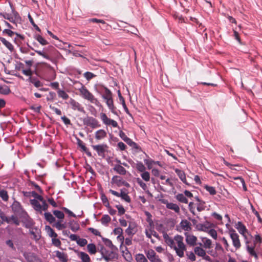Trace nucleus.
Instances as JSON below:
<instances>
[{
    "label": "nucleus",
    "instance_id": "49530a36",
    "mask_svg": "<svg viewBox=\"0 0 262 262\" xmlns=\"http://www.w3.org/2000/svg\"><path fill=\"white\" fill-rule=\"evenodd\" d=\"M80 258L82 262H90V258L88 254L84 252L80 253Z\"/></svg>",
    "mask_w": 262,
    "mask_h": 262
},
{
    "label": "nucleus",
    "instance_id": "0e129e2a",
    "mask_svg": "<svg viewBox=\"0 0 262 262\" xmlns=\"http://www.w3.org/2000/svg\"><path fill=\"white\" fill-rule=\"evenodd\" d=\"M208 234L214 239H216L217 237V234L216 230L213 229H209L207 232Z\"/></svg>",
    "mask_w": 262,
    "mask_h": 262
},
{
    "label": "nucleus",
    "instance_id": "f03ea898",
    "mask_svg": "<svg viewBox=\"0 0 262 262\" xmlns=\"http://www.w3.org/2000/svg\"><path fill=\"white\" fill-rule=\"evenodd\" d=\"M79 91L80 93L81 96L85 99L90 101L91 103L95 104L98 106L99 102L95 98L94 96L88 91L85 86L82 85L79 89Z\"/></svg>",
    "mask_w": 262,
    "mask_h": 262
},
{
    "label": "nucleus",
    "instance_id": "4be33fe9",
    "mask_svg": "<svg viewBox=\"0 0 262 262\" xmlns=\"http://www.w3.org/2000/svg\"><path fill=\"white\" fill-rule=\"evenodd\" d=\"M123 180L119 176H114L112 179V183L115 184L118 187L122 186Z\"/></svg>",
    "mask_w": 262,
    "mask_h": 262
},
{
    "label": "nucleus",
    "instance_id": "7ed1b4c3",
    "mask_svg": "<svg viewBox=\"0 0 262 262\" xmlns=\"http://www.w3.org/2000/svg\"><path fill=\"white\" fill-rule=\"evenodd\" d=\"M41 204L39 201L35 199L30 200V204L33 209L38 213L42 214L43 211H46L48 208V205L46 201L41 202Z\"/></svg>",
    "mask_w": 262,
    "mask_h": 262
},
{
    "label": "nucleus",
    "instance_id": "6ab92c4d",
    "mask_svg": "<svg viewBox=\"0 0 262 262\" xmlns=\"http://www.w3.org/2000/svg\"><path fill=\"white\" fill-rule=\"evenodd\" d=\"M106 132L102 129H99L95 133V139L97 140H101L106 137Z\"/></svg>",
    "mask_w": 262,
    "mask_h": 262
},
{
    "label": "nucleus",
    "instance_id": "4468645a",
    "mask_svg": "<svg viewBox=\"0 0 262 262\" xmlns=\"http://www.w3.org/2000/svg\"><path fill=\"white\" fill-rule=\"evenodd\" d=\"M163 203L166 205L167 208L173 210L177 213H180V209L177 204L169 203L167 200L164 201Z\"/></svg>",
    "mask_w": 262,
    "mask_h": 262
},
{
    "label": "nucleus",
    "instance_id": "a19ab883",
    "mask_svg": "<svg viewBox=\"0 0 262 262\" xmlns=\"http://www.w3.org/2000/svg\"><path fill=\"white\" fill-rule=\"evenodd\" d=\"M120 198H121L122 200H124L125 202L127 203H130L131 201L130 196L128 195L127 193L123 191L122 189H121V195Z\"/></svg>",
    "mask_w": 262,
    "mask_h": 262
},
{
    "label": "nucleus",
    "instance_id": "c03bdc74",
    "mask_svg": "<svg viewBox=\"0 0 262 262\" xmlns=\"http://www.w3.org/2000/svg\"><path fill=\"white\" fill-rule=\"evenodd\" d=\"M202 241L204 243L205 248H207V249H209L211 248V245L212 242L210 239H208L206 237H204L202 239Z\"/></svg>",
    "mask_w": 262,
    "mask_h": 262
},
{
    "label": "nucleus",
    "instance_id": "2f4dec72",
    "mask_svg": "<svg viewBox=\"0 0 262 262\" xmlns=\"http://www.w3.org/2000/svg\"><path fill=\"white\" fill-rule=\"evenodd\" d=\"M46 229L48 233V235L53 238V237H57V234L56 233L54 230L49 226H46Z\"/></svg>",
    "mask_w": 262,
    "mask_h": 262
},
{
    "label": "nucleus",
    "instance_id": "c756f323",
    "mask_svg": "<svg viewBox=\"0 0 262 262\" xmlns=\"http://www.w3.org/2000/svg\"><path fill=\"white\" fill-rule=\"evenodd\" d=\"M27 46H28V47L32 50H34L36 53H37L40 56H41L42 57H43V58L47 59H48V60H50V56L45 54L43 51H39V50H35L33 49V48L32 47H31V46H30L29 44H27Z\"/></svg>",
    "mask_w": 262,
    "mask_h": 262
},
{
    "label": "nucleus",
    "instance_id": "423d86ee",
    "mask_svg": "<svg viewBox=\"0 0 262 262\" xmlns=\"http://www.w3.org/2000/svg\"><path fill=\"white\" fill-rule=\"evenodd\" d=\"M83 123L93 128L99 127L101 126L98 120L92 117H86L84 118Z\"/></svg>",
    "mask_w": 262,
    "mask_h": 262
},
{
    "label": "nucleus",
    "instance_id": "c9c22d12",
    "mask_svg": "<svg viewBox=\"0 0 262 262\" xmlns=\"http://www.w3.org/2000/svg\"><path fill=\"white\" fill-rule=\"evenodd\" d=\"M111 220V219L108 215L104 214L102 216L101 219V223L103 225H107Z\"/></svg>",
    "mask_w": 262,
    "mask_h": 262
},
{
    "label": "nucleus",
    "instance_id": "58836bf2",
    "mask_svg": "<svg viewBox=\"0 0 262 262\" xmlns=\"http://www.w3.org/2000/svg\"><path fill=\"white\" fill-rule=\"evenodd\" d=\"M0 197L4 201H7L9 199L8 192L6 190L2 189L0 191Z\"/></svg>",
    "mask_w": 262,
    "mask_h": 262
},
{
    "label": "nucleus",
    "instance_id": "7c9ffc66",
    "mask_svg": "<svg viewBox=\"0 0 262 262\" xmlns=\"http://www.w3.org/2000/svg\"><path fill=\"white\" fill-rule=\"evenodd\" d=\"M137 262H147V259L143 254H137L135 256Z\"/></svg>",
    "mask_w": 262,
    "mask_h": 262
},
{
    "label": "nucleus",
    "instance_id": "de8ad7c7",
    "mask_svg": "<svg viewBox=\"0 0 262 262\" xmlns=\"http://www.w3.org/2000/svg\"><path fill=\"white\" fill-rule=\"evenodd\" d=\"M198 230L207 232L209 229V227L206 224H200L198 225Z\"/></svg>",
    "mask_w": 262,
    "mask_h": 262
},
{
    "label": "nucleus",
    "instance_id": "c85d7f7f",
    "mask_svg": "<svg viewBox=\"0 0 262 262\" xmlns=\"http://www.w3.org/2000/svg\"><path fill=\"white\" fill-rule=\"evenodd\" d=\"M194 252L195 254L200 257L205 256L206 253L205 250L200 247H195L194 248Z\"/></svg>",
    "mask_w": 262,
    "mask_h": 262
},
{
    "label": "nucleus",
    "instance_id": "2eb2a0df",
    "mask_svg": "<svg viewBox=\"0 0 262 262\" xmlns=\"http://www.w3.org/2000/svg\"><path fill=\"white\" fill-rule=\"evenodd\" d=\"M255 246V245L250 246L249 242L247 239H246V247L247 252L250 255L254 256L255 259H257L258 255L254 251Z\"/></svg>",
    "mask_w": 262,
    "mask_h": 262
},
{
    "label": "nucleus",
    "instance_id": "680f3d73",
    "mask_svg": "<svg viewBox=\"0 0 262 262\" xmlns=\"http://www.w3.org/2000/svg\"><path fill=\"white\" fill-rule=\"evenodd\" d=\"M77 141L78 146L80 147L83 151H86L87 147L84 145L83 142L79 138L77 139Z\"/></svg>",
    "mask_w": 262,
    "mask_h": 262
},
{
    "label": "nucleus",
    "instance_id": "f257e3e1",
    "mask_svg": "<svg viewBox=\"0 0 262 262\" xmlns=\"http://www.w3.org/2000/svg\"><path fill=\"white\" fill-rule=\"evenodd\" d=\"M163 238L167 245L175 251L179 257H184V252L186 251L187 249L186 246L183 242L184 238L182 236L177 235L172 238L169 237L167 234L164 233Z\"/></svg>",
    "mask_w": 262,
    "mask_h": 262
},
{
    "label": "nucleus",
    "instance_id": "774afa93",
    "mask_svg": "<svg viewBox=\"0 0 262 262\" xmlns=\"http://www.w3.org/2000/svg\"><path fill=\"white\" fill-rule=\"evenodd\" d=\"M24 223L25 224V227L27 228H32L34 224L33 221L30 219L26 220Z\"/></svg>",
    "mask_w": 262,
    "mask_h": 262
},
{
    "label": "nucleus",
    "instance_id": "37998d69",
    "mask_svg": "<svg viewBox=\"0 0 262 262\" xmlns=\"http://www.w3.org/2000/svg\"><path fill=\"white\" fill-rule=\"evenodd\" d=\"M125 232L128 235H134L136 233V230L134 226L129 224Z\"/></svg>",
    "mask_w": 262,
    "mask_h": 262
},
{
    "label": "nucleus",
    "instance_id": "4d7b16f0",
    "mask_svg": "<svg viewBox=\"0 0 262 262\" xmlns=\"http://www.w3.org/2000/svg\"><path fill=\"white\" fill-rule=\"evenodd\" d=\"M205 189L209 192V193L211 194V195H214L216 194V191L214 188V187H212V186H207L206 185L205 187Z\"/></svg>",
    "mask_w": 262,
    "mask_h": 262
},
{
    "label": "nucleus",
    "instance_id": "69168bd1",
    "mask_svg": "<svg viewBox=\"0 0 262 262\" xmlns=\"http://www.w3.org/2000/svg\"><path fill=\"white\" fill-rule=\"evenodd\" d=\"M137 183L144 190H146L147 189L146 184L143 182L140 178H137Z\"/></svg>",
    "mask_w": 262,
    "mask_h": 262
},
{
    "label": "nucleus",
    "instance_id": "8fccbe9b",
    "mask_svg": "<svg viewBox=\"0 0 262 262\" xmlns=\"http://www.w3.org/2000/svg\"><path fill=\"white\" fill-rule=\"evenodd\" d=\"M54 215L59 219H63L64 218V213L59 210H55L53 211Z\"/></svg>",
    "mask_w": 262,
    "mask_h": 262
},
{
    "label": "nucleus",
    "instance_id": "aec40b11",
    "mask_svg": "<svg viewBox=\"0 0 262 262\" xmlns=\"http://www.w3.org/2000/svg\"><path fill=\"white\" fill-rule=\"evenodd\" d=\"M113 169L119 174L125 175L126 173V170L121 165H115Z\"/></svg>",
    "mask_w": 262,
    "mask_h": 262
},
{
    "label": "nucleus",
    "instance_id": "393cba45",
    "mask_svg": "<svg viewBox=\"0 0 262 262\" xmlns=\"http://www.w3.org/2000/svg\"><path fill=\"white\" fill-rule=\"evenodd\" d=\"M56 256L57 257L59 258V259L62 262H67V256L63 252H60L59 251H57L56 252Z\"/></svg>",
    "mask_w": 262,
    "mask_h": 262
},
{
    "label": "nucleus",
    "instance_id": "603ef678",
    "mask_svg": "<svg viewBox=\"0 0 262 262\" xmlns=\"http://www.w3.org/2000/svg\"><path fill=\"white\" fill-rule=\"evenodd\" d=\"M53 226L58 230H61L62 229H64L66 227L65 224L61 223V221H58L55 223Z\"/></svg>",
    "mask_w": 262,
    "mask_h": 262
},
{
    "label": "nucleus",
    "instance_id": "bf43d9fd",
    "mask_svg": "<svg viewBox=\"0 0 262 262\" xmlns=\"http://www.w3.org/2000/svg\"><path fill=\"white\" fill-rule=\"evenodd\" d=\"M186 255L188 258L191 261H194L196 260L195 254L192 251L187 252Z\"/></svg>",
    "mask_w": 262,
    "mask_h": 262
},
{
    "label": "nucleus",
    "instance_id": "bb28decb",
    "mask_svg": "<svg viewBox=\"0 0 262 262\" xmlns=\"http://www.w3.org/2000/svg\"><path fill=\"white\" fill-rule=\"evenodd\" d=\"M45 220L49 223H53L55 221V218L50 212H45L44 213Z\"/></svg>",
    "mask_w": 262,
    "mask_h": 262
},
{
    "label": "nucleus",
    "instance_id": "338daca9",
    "mask_svg": "<svg viewBox=\"0 0 262 262\" xmlns=\"http://www.w3.org/2000/svg\"><path fill=\"white\" fill-rule=\"evenodd\" d=\"M116 207L118 209L119 215H121L124 214L125 210L124 207L122 205H116Z\"/></svg>",
    "mask_w": 262,
    "mask_h": 262
},
{
    "label": "nucleus",
    "instance_id": "f3484780",
    "mask_svg": "<svg viewBox=\"0 0 262 262\" xmlns=\"http://www.w3.org/2000/svg\"><path fill=\"white\" fill-rule=\"evenodd\" d=\"M191 223L187 220H182L180 223V227L185 231H190L191 230Z\"/></svg>",
    "mask_w": 262,
    "mask_h": 262
},
{
    "label": "nucleus",
    "instance_id": "a878e982",
    "mask_svg": "<svg viewBox=\"0 0 262 262\" xmlns=\"http://www.w3.org/2000/svg\"><path fill=\"white\" fill-rule=\"evenodd\" d=\"M103 99L111 98L113 97V94L111 91L106 87H104L103 94L102 95Z\"/></svg>",
    "mask_w": 262,
    "mask_h": 262
},
{
    "label": "nucleus",
    "instance_id": "dca6fc26",
    "mask_svg": "<svg viewBox=\"0 0 262 262\" xmlns=\"http://www.w3.org/2000/svg\"><path fill=\"white\" fill-rule=\"evenodd\" d=\"M236 228L239 233L245 237V239H247L245 234L248 232V230L246 229V226L242 222H238L236 224Z\"/></svg>",
    "mask_w": 262,
    "mask_h": 262
},
{
    "label": "nucleus",
    "instance_id": "79ce46f5",
    "mask_svg": "<svg viewBox=\"0 0 262 262\" xmlns=\"http://www.w3.org/2000/svg\"><path fill=\"white\" fill-rule=\"evenodd\" d=\"M35 39L42 46L48 43V42L40 35H36Z\"/></svg>",
    "mask_w": 262,
    "mask_h": 262
},
{
    "label": "nucleus",
    "instance_id": "ea45409f",
    "mask_svg": "<svg viewBox=\"0 0 262 262\" xmlns=\"http://www.w3.org/2000/svg\"><path fill=\"white\" fill-rule=\"evenodd\" d=\"M58 95L59 97L62 98L64 100H67L69 98V95L67 94V93L61 90H58L57 91Z\"/></svg>",
    "mask_w": 262,
    "mask_h": 262
},
{
    "label": "nucleus",
    "instance_id": "e2e57ef3",
    "mask_svg": "<svg viewBox=\"0 0 262 262\" xmlns=\"http://www.w3.org/2000/svg\"><path fill=\"white\" fill-rule=\"evenodd\" d=\"M88 241L85 238L79 237L77 240V244L80 246L83 247L87 244Z\"/></svg>",
    "mask_w": 262,
    "mask_h": 262
},
{
    "label": "nucleus",
    "instance_id": "412c9836",
    "mask_svg": "<svg viewBox=\"0 0 262 262\" xmlns=\"http://www.w3.org/2000/svg\"><path fill=\"white\" fill-rule=\"evenodd\" d=\"M69 227L73 232H76L80 229L78 223L74 220H71L69 222Z\"/></svg>",
    "mask_w": 262,
    "mask_h": 262
},
{
    "label": "nucleus",
    "instance_id": "9b49d317",
    "mask_svg": "<svg viewBox=\"0 0 262 262\" xmlns=\"http://www.w3.org/2000/svg\"><path fill=\"white\" fill-rule=\"evenodd\" d=\"M69 104L71 105L72 108L74 111H78V112L84 113L85 111L82 105L73 99H70Z\"/></svg>",
    "mask_w": 262,
    "mask_h": 262
},
{
    "label": "nucleus",
    "instance_id": "0eeeda50",
    "mask_svg": "<svg viewBox=\"0 0 262 262\" xmlns=\"http://www.w3.org/2000/svg\"><path fill=\"white\" fill-rule=\"evenodd\" d=\"M92 147L97 152L99 156L104 158L105 157V151H106L108 146L105 144H102L96 145H92Z\"/></svg>",
    "mask_w": 262,
    "mask_h": 262
},
{
    "label": "nucleus",
    "instance_id": "f8f14e48",
    "mask_svg": "<svg viewBox=\"0 0 262 262\" xmlns=\"http://www.w3.org/2000/svg\"><path fill=\"white\" fill-rule=\"evenodd\" d=\"M24 256L28 262H41V260L35 254L31 252H25Z\"/></svg>",
    "mask_w": 262,
    "mask_h": 262
},
{
    "label": "nucleus",
    "instance_id": "5701e85b",
    "mask_svg": "<svg viewBox=\"0 0 262 262\" xmlns=\"http://www.w3.org/2000/svg\"><path fill=\"white\" fill-rule=\"evenodd\" d=\"M118 95L119 98V100L120 103L122 105V106L125 111V112L128 114H129V112L128 111V109L127 108L124 98L122 96L121 94L120 93V91L119 90L118 91Z\"/></svg>",
    "mask_w": 262,
    "mask_h": 262
},
{
    "label": "nucleus",
    "instance_id": "a18cd8bd",
    "mask_svg": "<svg viewBox=\"0 0 262 262\" xmlns=\"http://www.w3.org/2000/svg\"><path fill=\"white\" fill-rule=\"evenodd\" d=\"M28 18L29 20L31 23V24L33 26V27L35 28V29L37 31L39 32H41L40 29L38 27L37 25L35 24L34 23L33 18L31 17V15L30 14H28Z\"/></svg>",
    "mask_w": 262,
    "mask_h": 262
},
{
    "label": "nucleus",
    "instance_id": "1a4fd4ad",
    "mask_svg": "<svg viewBox=\"0 0 262 262\" xmlns=\"http://www.w3.org/2000/svg\"><path fill=\"white\" fill-rule=\"evenodd\" d=\"M145 253L147 258L150 262H162V260L154 250L149 249L147 251H145Z\"/></svg>",
    "mask_w": 262,
    "mask_h": 262
},
{
    "label": "nucleus",
    "instance_id": "6e6552de",
    "mask_svg": "<svg viewBox=\"0 0 262 262\" xmlns=\"http://www.w3.org/2000/svg\"><path fill=\"white\" fill-rule=\"evenodd\" d=\"M230 237L232 239L233 246L236 250L238 249L241 246L239 235L235 232V230H232L230 231Z\"/></svg>",
    "mask_w": 262,
    "mask_h": 262
},
{
    "label": "nucleus",
    "instance_id": "473e14b6",
    "mask_svg": "<svg viewBox=\"0 0 262 262\" xmlns=\"http://www.w3.org/2000/svg\"><path fill=\"white\" fill-rule=\"evenodd\" d=\"M102 239L104 244L112 250H113L115 248V246L113 245L112 241L106 238L102 237Z\"/></svg>",
    "mask_w": 262,
    "mask_h": 262
},
{
    "label": "nucleus",
    "instance_id": "864d4df0",
    "mask_svg": "<svg viewBox=\"0 0 262 262\" xmlns=\"http://www.w3.org/2000/svg\"><path fill=\"white\" fill-rule=\"evenodd\" d=\"M144 162L149 169L151 168L152 164H154V163H155V161L152 160L150 158L144 159Z\"/></svg>",
    "mask_w": 262,
    "mask_h": 262
},
{
    "label": "nucleus",
    "instance_id": "20e7f679",
    "mask_svg": "<svg viewBox=\"0 0 262 262\" xmlns=\"http://www.w3.org/2000/svg\"><path fill=\"white\" fill-rule=\"evenodd\" d=\"M100 252L102 255V257L106 261H112L114 259L117 257V254L112 250H107L103 247H102L100 250Z\"/></svg>",
    "mask_w": 262,
    "mask_h": 262
},
{
    "label": "nucleus",
    "instance_id": "13d9d810",
    "mask_svg": "<svg viewBox=\"0 0 262 262\" xmlns=\"http://www.w3.org/2000/svg\"><path fill=\"white\" fill-rule=\"evenodd\" d=\"M174 171L177 173L180 179H182L183 177L186 176L185 172L181 169L176 168L174 169Z\"/></svg>",
    "mask_w": 262,
    "mask_h": 262
},
{
    "label": "nucleus",
    "instance_id": "cd10ccee",
    "mask_svg": "<svg viewBox=\"0 0 262 262\" xmlns=\"http://www.w3.org/2000/svg\"><path fill=\"white\" fill-rule=\"evenodd\" d=\"M0 40L10 51H13L14 48L11 43L7 41L5 38L2 37H0Z\"/></svg>",
    "mask_w": 262,
    "mask_h": 262
},
{
    "label": "nucleus",
    "instance_id": "39448f33",
    "mask_svg": "<svg viewBox=\"0 0 262 262\" xmlns=\"http://www.w3.org/2000/svg\"><path fill=\"white\" fill-rule=\"evenodd\" d=\"M12 211L14 213L18 215L24 216L27 215L26 212L23 208L20 203L16 201H14L11 205Z\"/></svg>",
    "mask_w": 262,
    "mask_h": 262
},
{
    "label": "nucleus",
    "instance_id": "09e8293b",
    "mask_svg": "<svg viewBox=\"0 0 262 262\" xmlns=\"http://www.w3.org/2000/svg\"><path fill=\"white\" fill-rule=\"evenodd\" d=\"M141 177L145 181H149L150 180L149 172L147 171H144L141 174Z\"/></svg>",
    "mask_w": 262,
    "mask_h": 262
},
{
    "label": "nucleus",
    "instance_id": "3c124183",
    "mask_svg": "<svg viewBox=\"0 0 262 262\" xmlns=\"http://www.w3.org/2000/svg\"><path fill=\"white\" fill-rule=\"evenodd\" d=\"M0 93L5 95H7L10 93V90L7 85H5L4 86H0Z\"/></svg>",
    "mask_w": 262,
    "mask_h": 262
},
{
    "label": "nucleus",
    "instance_id": "b1692460",
    "mask_svg": "<svg viewBox=\"0 0 262 262\" xmlns=\"http://www.w3.org/2000/svg\"><path fill=\"white\" fill-rule=\"evenodd\" d=\"M176 199L180 202L187 204L188 203V199L185 196L184 194L178 193L175 196Z\"/></svg>",
    "mask_w": 262,
    "mask_h": 262
},
{
    "label": "nucleus",
    "instance_id": "a211bd4d",
    "mask_svg": "<svg viewBox=\"0 0 262 262\" xmlns=\"http://www.w3.org/2000/svg\"><path fill=\"white\" fill-rule=\"evenodd\" d=\"M105 100V102L108 108L111 110V112L115 115H117V113L116 111V107L114 105V102L113 97L111 98H108L104 99Z\"/></svg>",
    "mask_w": 262,
    "mask_h": 262
},
{
    "label": "nucleus",
    "instance_id": "6e6d98bb",
    "mask_svg": "<svg viewBox=\"0 0 262 262\" xmlns=\"http://www.w3.org/2000/svg\"><path fill=\"white\" fill-rule=\"evenodd\" d=\"M205 203L203 201H200V202L197 204V210L199 212L204 210L205 208Z\"/></svg>",
    "mask_w": 262,
    "mask_h": 262
},
{
    "label": "nucleus",
    "instance_id": "5fc2aeb1",
    "mask_svg": "<svg viewBox=\"0 0 262 262\" xmlns=\"http://www.w3.org/2000/svg\"><path fill=\"white\" fill-rule=\"evenodd\" d=\"M31 193V195L33 197H34V199L38 200V201H39L40 202H43V201H46L43 197L42 196H41L40 195H39L38 194H37L36 192L35 191H32L31 192H30Z\"/></svg>",
    "mask_w": 262,
    "mask_h": 262
},
{
    "label": "nucleus",
    "instance_id": "4c0bfd02",
    "mask_svg": "<svg viewBox=\"0 0 262 262\" xmlns=\"http://www.w3.org/2000/svg\"><path fill=\"white\" fill-rule=\"evenodd\" d=\"M136 169L140 172H143L145 171L146 167L141 162H137L136 164Z\"/></svg>",
    "mask_w": 262,
    "mask_h": 262
},
{
    "label": "nucleus",
    "instance_id": "e433bc0d",
    "mask_svg": "<svg viewBox=\"0 0 262 262\" xmlns=\"http://www.w3.org/2000/svg\"><path fill=\"white\" fill-rule=\"evenodd\" d=\"M125 142L130 146L132 147L133 148L138 149L140 148V147L139 145L136 143L135 142H134L132 139H130L129 138H128L127 140L125 141Z\"/></svg>",
    "mask_w": 262,
    "mask_h": 262
},
{
    "label": "nucleus",
    "instance_id": "9d476101",
    "mask_svg": "<svg viewBox=\"0 0 262 262\" xmlns=\"http://www.w3.org/2000/svg\"><path fill=\"white\" fill-rule=\"evenodd\" d=\"M100 118L104 124L112 125L114 127H118V123L116 121L108 118L105 114L101 113Z\"/></svg>",
    "mask_w": 262,
    "mask_h": 262
},
{
    "label": "nucleus",
    "instance_id": "ddd939ff",
    "mask_svg": "<svg viewBox=\"0 0 262 262\" xmlns=\"http://www.w3.org/2000/svg\"><path fill=\"white\" fill-rule=\"evenodd\" d=\"M186 242L190 246H194L196 244L197 238L195 236L187 232L185 233Z\"/></svg>",
    "mask_w": 262,
    "mask_h": 262
},
{
    "label": "nucleus",
    "instance_id": "f704fd0d",
    "mask_svg": "<svg viewBox=\"0 0 262 262\" xmlns=\"http://www.w3.org/2000/svg\"><path fill=\"white\" fill-rule=\"evenodd\" d=\"M8 221H10V222L7 223L8 224L13 223L17 226L19 225V221L17 217L15 215H12L10 217H9Z\"/></svg>",
    "mask_w": 262,
    "mask_h": 262
},
{
    "label": "nucleus",
    "instance_id": "052dcab7",
    "mask_svg": "<svg viewBox=\"0 0 262 262\" xmlns=\"http://www.w3.org/2000/svg\"><path fill=\"white\" fill-rule=\"evenodd\" d=\"M83 76L88 81L90 80L91 79L95 77V75L90 72H85L83 74Z\"/></svg>",
    "mask_w": 262,
    "mask_h": 262
},
{
    "label": "nucleus",
    "instance_id": "72a5a7b5",
    "mask_svg": "<svg viewBox=\"0 0 262 262\" xmlns=\"http://www.w3.org/2000/svg\"><path fill=\"white\" fill-rule=\"evenodd\" d=\"M88 252L91 254H94L96 252V247L94 244H89L87 245Z\"/></svg>",
    "mask_w": 262,
    "mask_h": 262
}]
</instances>
